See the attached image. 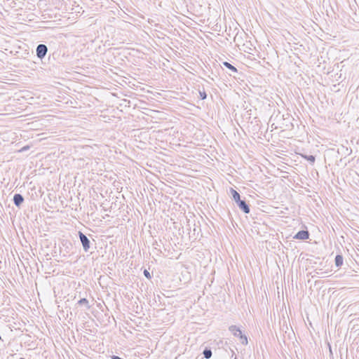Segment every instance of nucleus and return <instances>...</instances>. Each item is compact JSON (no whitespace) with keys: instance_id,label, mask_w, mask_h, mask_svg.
I'll use <instances>...</instances> for the list:
<instances>
[{"instance_id":"nucleus-1","label":"nucleus","mask_w":359,"mask_h":359,"mask_svg":"<svg viewBox=\"0 0 359 359\" xmlns=\"http://www.w3.org/2000/svg\"><path fill=\"white\" fill-rule=\"evenodd\" d=\"M79 236L82 244L83 250L85 252H88L90 247V241L88 238L81 231H79Z\"/></svg>"},{"instance_id":"nucleus-2","label":"nucleus","mask_w":359,"mask_h":359,"mask_svg":"<svg viewBox=\"0 0 359 359\" xmlns=\"http://www.w3.org/2000/svg\"><path fill=\"white\" fill-rule=\"evenodd\" d=\"M47 52L48 47L46 46V45L41 43L37 46L36 49V53L37 57H39V59L42 60L47 54Z\"/></svg>"},{"instance_id":"nucleus-3","label":"nucleus","mask_w":359,"mask_h":359,"mask_svg":"<svg viewBox=\"0 0 359 359\" xmlns=\"http://www.w3.org/2000/svg\"><path fill=\"white\" fill-rule=\"evenodd\" d=\"M236 204L244 213L248 214L250 212V206L245 200L241 199L236 203Z\"/></svg>"},{"instance_id":"nucleus-4","label":"nucleus","mask_w":359,"mask_h":359,"mask_svg":"<svg viewBox=\"0 0 359 359\" xmlns=\"http://www.w3.org/2000/svg\"><path fill=\"white\" fill-rule=\"evenodd\" d=\"M309 237V233L307 230H301L298 231L294 236V239L306 240Z\"/></svg>"},{"instance_id":"nucleus-5","label":"nucleus","mask_w":359,"mask_h":359,"mask_svg":"<svg viewBox=\"0 0 359 359\" xmlns=\"http://www.w3.org/2000/svg\"><path fill=\"white\" fill-rule=\"evenodd\" d=\"M13 201L15 205L19 208L23 203L24 198L20 194H15Z\"/></svg>"},{"instance_id":"nucleus-6","label":"nucleus","mask_w":359,"mask_h":359,"mask_svg":"<svg viewBox=\"0 0 359 359\" xmlns=\"http://www.w3.org/2000/svg\"><path fill=\"white\" fill-rule=\"evenodd\" d=\"M229 330L235 337H239L242 334L240 328L236 325H231Z\"/></svg>"},{"instance_id":"nucleus-7","label":"nucleus","mask_w":359,"mask_h":359,"mask_svg":"<svg viewBox=\"0 0 359 359\" xmlns=\"http://www.w3.org/2000/svg\"><path fill=\"white\" fill-rule=\"evenodd\" d=\"M230 192H231V194L232 195L233 199L234 200V201L236 203H237L238 201L241 200V196H240L239 193L237 191H236L233 188H231L230 189Z\"/></svg>"},{"instance_id":"nucleus-8","label":"nucleus","mask_w":359,"mask_h":359,"mask_svg":"<svg viewBox=\"0 0 359 359\" xmlns=\"http://www.w3.org/2000/svg\"><path fill=\"white\" fill-rule=\"evenodd\" d=\"M343 256L341 255H337L335 257L334 262L337 267H340L343 264Z\"/></svg>"},{"instance_id":"nucleus-9","label":"nucleus","mask_w":359,"mask_h":359,"mask_svg":"<svg viewBox=\"0 0 359 359\" xmlns=\"http://www.w3.org/2000/svg\"><path fill=\"white\" fill-rule=\"evenodd\" d=\"M222 64H223V65L224 67L228 68L231 72H238L237 69L234 66H233L231 64H230L229 62H224Z\"/></svg>"},{"instance_id":"nucleus-10","label":"nucleus","mask_w":359,"mask_h":359,"mask_svg":"<svg viewBox=\"0 0 359 359\" xmlns=\"http://www.w3.org/2000/svg\"><path fill=\"white\" fill-rule=\"evenodd\" d=\"M203 354L205 358L209 359L211 358L212 353L210 348H205L203 352Z\"/></svg>"},{"instance_id":"nucleus-11","label":"nucleus","mask_w":359,"mask_h":359,"mask_svg":"<svg viewBox=\"0 0 359 359\" xmlns=\"http://www.w3.org/2000/svg\"><path fill=\"white\" fill-rule=\"evenodd\" d=\"M302 157L309 161L311 164L314 163L316 157L313 155H302Z\"/></svg>"},{"instance_id":"nucleus-12","label":"nucleus","mask_w":359,"mask_h":359,"mask_svg":"<svg viewBox=\"0 0 359 359\" xmlns=\"http://www.w3.org/2000/svg\"><path fill=\"white\" fill-rule=\"evenodd\" d=\"M78 304H80V305H84L86 306V307L89 309H90V305H89V303H88V301L87 299L86 298H82L81 299L79 302H78Z\"/></svg>"},{"instance_id":"nucleus-13","label":"nucleus","mask_w":359,"mask_h":359,"mask_svg":"<svg viewBox=\"0 0 359 359\" xmlns=\"http://www.w3.org/2000/svg\"><path fill=\"white\" fill-rule=\"evenodd\" d=\"M241 339V344L246 345L248 344V339L245 334L243 333L238 337Z\"/></svg>"},{"instance_id":"nucleus-14","label":"nucleus","mask_w":359,"mask_h":359,"mask_svg":"<svg viewBox=\"0 0 359 359\" xmlns=\"http://www.w3.org/2000/svg\"><path fill=\"white\" fill-rule=\"evenodd\" d=\"M199 95H200V98L201 100H205L207 98V93H205V91L204 90H199Z\"/></svg>"},{"instance_id":"nucleus-15","label":"nucleus","mask_w":359,"mask_h":359,"mask_svg":"<svg viewBox=\"0 0 359 359\" xmlns=\"http://www.w3.org/2000/svg\"><path fill=\"white\" fill-rule=\"evenodd\" d=\"M144 275L148 279H150L151 278L150 273L147 269L144 270Z\"/></svg>"},{"instance_id":"nucleus-16","label":"nucleus","mask_w":359,"mask_h":359,"mask_svg":"<svg viewBox=\"0 0 359 359\" xmlns=\"http://www.w3.org/2000/svg\"><path fill=\"white\" fill-rule=\"evenodd\" d=\"M231 353H232V355L234 354V351L233 350H231Z\"/></svg>"},{"instance_id":"nucleus-17","label":"nucleus","mask_w":359,"mask_h":359,"mask_svg":"<svg viewBox=\"0 0 359 359\" xmlns=\"http://www.w3.org/2000/svg\"><path fill=\"white\" fill-rule=\"evenodd\" d=\"M20 359H25V358H20Z\"/></svg>"},{"instance_id":"nucleus-18","label":"nucleus","mask_w":359,"mask_h":359,"mask_svg":"<svg viewBox=\"0 0 359 359\" xmlns=\"http://www.w3.org/2000/svg\"><path fill=\"white\" fill-rule=\"evenodd\" d=\"M234 359H237V357H236V356H235V358H234Z\"/></svg>"},{"instance_id":"nucleus-19","label":"nucleus","mask_w":359,"mask_h":359,"mask_svg":"<svg viewBox=\"0 0 359 359\" xmlns=\"http://www.w3.org/2000/svg\"><path fill=\"white\" fill-rule=\"evenodd\" d=\"M0 340H1V337L0 336Z\"/></svg>"}]
</instances>
